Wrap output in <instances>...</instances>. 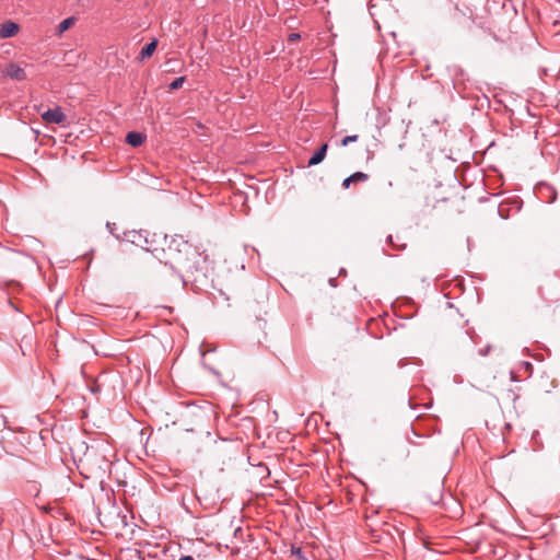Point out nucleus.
<instances>
[{"mask_svg":"<svg viewBox=\"0 0 560 560\" xmlns=\"http://www.w3.org/2000/svg\"><path fill=\"white\" fill-rule=\"evenodd\" d=\"M185 82V77L176 78L171 84L170 90H177L183 86V83Z\"/></svg>","mask_w":560,"mask_h":560,"instance_id":"nucleus-11","label":"nucleus"},{"mask_svg":"<svg viewBox=\"0 0 560 560\" xmlns=\"http://www.w3.org/2000/svg\"><path fill=\"white\" fill-rule=\"evenodd\" d=\"M74 23L75 19L73 16L67 18L63 21H61L56 28L57 35H61L62 33L68 31Z\"/></svg>","mask_w":560,"mask_h":560,"instance_id":"nucleus-8","label":"nucleus"},{"mask_svg":"<svg viewBox=\"0 0 560 560\" xmlns=\"http://www.w3.org/2000/svg\"><path fill=\"white\" fill-rule=\"evenodd\" d=\"M291 553H292V556H295V557H298L300 559H303V551H302V549L300 547L292 546Z\"/></svg>","mask_w":560,"mask_h":560,"instance_id":"nucleus-13","label":"nucleus"},{"mask_svg":"<svg viewBox=\"0 0 560 560\" xmlns=\"http://www.w3.org/2000/svg\"><path fill=\"white\" fill-rule=\"evenodd\" d=\"M358 139H359V136H358V135L347 136V137H345V138L341 140L340 145H341V147H347L349 143L358 141Z\"/></svg>","mask_w":560,"mask_h":560,"instance_id":"nucleus-12","label":"nucleus"},{"mask_svg":"<svg viewBox=\"0 0 560 560\" xmlns=\"http://www.w3.org/2000/svg\"><path fill=\"white\" fill-rule=\"evenodd\" d=\"M4 74L15 81L26 80V73L18 63L11 62L7 66Z\"/></svg>","mask_w":560,"mask_h":560,"instance_id":"nucleus-3","label":"nucleus"},{"mask_svg":"<svg viewBox=\"0 0 560 560\" xmlns=\"http://www.w3.org/2000/svg\"><path fill=\"white\" fill-rule=\"evenodd\" d=\"M158 46L156 40H152L151 43L147 44L140 51V58L145 59L153 55Z\"/></svg>","mask_w":560,"mask_h":560,"instance_id":"nucleus-9","label":"nucleus"},{"mask_svg":"<svg viewBox=\"0 0 560 560\" xmlns=\"http://www.w3.org/2000/svg\"><path fill=\"white\" fill-rule=\"evenodd\" d=\"M20 31L18 23L13 21H7L0 25V38H10L15 36Z\"/></svg>","mask_w":560,"mask_h":560,"instance_id":"nucleus-4","label":"nucleus"},{"mask_svg":"<svg viewBox=\"0 0 560 560\" xmlns=\"http://www.w3.org/2000/svg\"><path fill=\"white\" fill-rule=\"evenodd\" d=\"M440 497H441V492H440V490L438 489V490H436V493H435V495H434V498H431V502H432L433 504H436V503L439 502V500H440Z\"/></svg>","mask_w":560,"mask_h":560,"instance_id":"nucleus-15","label":"nucleus"},{"mask_svg":"<svg viewBox=\"0 0 560 560\" xmlns=\"http://www.w3.org/2000/svg\"><path fill=\"white\" fill-rule=\"evenodd\" d=\"M489 349H490V347H487V349H485V350H483V349H480V350H479V353H480L481 355H487V353L489 352Z\"/></svg>","mask_w":560,"mask_h":560,"instance_id":"nucleus-16","label":"nucleus"},{"mask_svg":"<svg viewBox=\"0 0 560 560\" xmlns=\"http://www.w3.org/2000/svg\"><path fill=\"white\" fill-rule=\"evenodd\" d=\"M301 38V35L299 33H291L288 37V40L293 43Z\"/></svg>","mask_w":560,"mask_h":560,"instance_id":"nucleus-14","label":"nucleus"},{"mask_svg":"<svg viewBox=\"0 0 560 560\" xmlns=\"http://www.w3.org/2000/svg\"><path fill=\"white\" fill-rule=\"evenodd\" d=\"M327 150H328V144L327 143L322 144L320 148L308 160L307 165L308 166H314V165H317L320 162H323V160L326 156Z\"/></svg>","mask_w":560,"mask_h":560,"instance_id":"nucleus-6","label":"nucleus"},{"mask_svg":"<svg viewBox=\"0 0 560 560\" xmlns=\"http://www.w3.org/2000/svg\"><path fill=\"white\" fill-rule=\"evenodd\" d=\"M369 179V175L363 172H355L351 174L349 177L345 178L342 182V187L348 189L351 184L354 183H364Z\"/></svg>","mask_w":560,"mask_h":560,"instance_id":"nucleus-5","label":"nucleus"},{"mask_svg":"<svg viewBox=\"0 0 560 560\" xmlns=\"http://www.w3.org/2000/svg\"><path fill=\"white\" fill-rule=\"evenodd\" d=\"M144 140L145 137L142 133L136 131H130L126 136V142L135 148L141 145Z\"/></svg>","mask_w":560,"mask_h":560,"instance_id":"nucleus-7","label":"nucleus"},{"mask_svg":"<svg viewBox=\"0 0 560 560\" xmlns=\"http://www.w3.org/2000/svg\"><path fill=\"white\" fill-rule=\"evenodd\" d=\"M42 119L46 124H56V125L63 126L67 121V116L61 110V108L57 106L55 108H50V109H47L46 112H44L42 114Z\"/></svg>","mask_w":560,"mask_h":560,"instance_id":"nucleus-2","label":"nucleus"},{"mask_svg":"<svg viewBox=\"0 0 560 560\" xmlns=\"http://www.w3.org/2000/svg\"><path fill=\"white\" fill-rule=\"evenodd\" d=\"M179 560H195L191 556H183Z\"/></svg>","mask_w":560,"mask_h":560,"instance_id":"nucleus-17","label":"nucleus"},{"mask_svg":"<svg viewBox=\"0 0 560 560\" xmlns=\"http://www.w3.org/2000/svg\"><path fill=\"white\" fill-rule=\"evenodd\" d=\"M387 243L393 246L396 250H404L406 248V244L400 242V238L397 236L396 241L394 240L393 235L387 236Z\"/></svg>","mask_w":560,"mask_h":560,"instance_id":"nucleus-10","label":"nucleus"},{"mask_svg":"<svg viewBox=\"0 0 560 560\" xmlns=\"http://www.w3.org/2000/svg\"><path fill=\"white\" fill-rule=\"evenodd\" d=\"M145 244L147 250L153 254L161 252V261L168 265L183 279L197 281L200 275H205L207 255L183 236L175 235L167 243L166 235L153 233L151 240L145 237Z\"/></svg>","mask_w":560,"mask_h":560,"instance_id":"nucleus-1","label":"nucleus"}]
</instances>
